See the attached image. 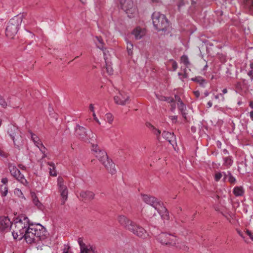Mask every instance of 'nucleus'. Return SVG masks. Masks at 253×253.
<instances>
[{
  "label": "nucleus",
  "instance_id": "nucleus-27",
  "mask_svg": "<svg viewBox=\"0 0 253 253\" xmlns=\"http://www.w3.org/2000/svg\"><path fill=\"white\" fill-rule=\"evenodd\" d=\"M31 196L33 198V201L34 204L37 206V207L42 210L43 208V205L39 201L38 198L36 195V193L34 192L31 193Z\"/></svg>",
  "mask_w": 253,
  "mask_h": 253
},
{
  "label": "nucleus",
  "instance_id": "nucleus-3",
  "mask_svg": "<svg viewBox=\"0 0 253 253\" xmlns=\"http://www.w3.org/2000/svg\"><path fill=\"white\" fill-rule=\"evenodd\" d=\"M23 20V15H17L11 18L7 23L5 29L6 36L13 39L14 36L17 33Z\"/></svg>",
  "mask_w": 253,
  "mask_h": 253
},
{
  "label": "nucleus",
  "instance_id": "nucleus-38",
  "mask_svg": "<svg viewBox=\"0 0 253 253\" xmlns=\"http://www.w3.org/2000/svg\"><path fill=\"white\" fill-rule=\"evenodd\" d=\"M36 146L37 147H38L41 150V151L42 152V153H44L45 152V150L46 149L45 147L43 145V144H42L41 141L39 139V141L37 142H36V143H35Z\"/></svg>",
  "mask_w": 253,
  "mask_h": 253
},
{
  "label": "nucleus",
  "instance_id": "nucleus-35",
  "mask_svg": "<svg viewBox=\"0 0 253 253\" xmlns=\"http://www.w3.org/2000/svg\"><path fill=\"white\" fill-rule=\"evenodd\" d=\"M0 192H1V196L2 197H5L6 196L8 193V188L7 186L3 185L0 186Z\"/></svg>",
  "mask_w": 253,
  "mask_h": 253
},
{
  "label": "nucleus",
  "instance_id": "nucleus-21",
  "mask_svg": "<svg viewBox=\"0 0 253 253\" xmlns=\"http://www.w3.org/2000/svg\"><path fill=\"white\" fill-rule=\"evenodd\" d=\"M191 80L198 84L199 86L205 87L207 84V81L201 76H196L191 79Z\"/></svg>",
  "mask_w": 253,
  "mask_h": 253
},
{
  "label": "nucleus",
  "instance_id": "nucleus-29",
  "mask_svg": "<svg viewBox=\"0 0 253 253\" xmlns=\"http://www.w3.org/2000/svg\"><path fill=\"white\" fill-rule=\"evenodd\" d=\"M95 39L97 42H96L97 47L101 50H103L104 43L102 38L101 37L96 36Z\"/></svg>",
  "mask_w": 253,
  "mask_h": 253
},
{
  "label": "nucleus",
  "instance_id": "nucleus-14",
  "mask_svg": "<svg viewBox=\"0 0 253 253\" xmlns=\"http://www.w3.org/2000/svg\"><path fill=\"white\" fill-rule=\"evenodd\" d=\"M131 228L132 230H129V231L139 237L145 238L148 236L147 231L142 227L137 225L135 222L132 225Z\"/></svg>",
  "mask_w": 253,
  "mask_h": 253
},
{
  "label": "nucleus",
  "instance_id": "nucleus-47",
  "mask_svg": "<svg viewBox=\"0 0 253 253\" xmlns=\"http://www.w3.org/2000/svg\"><path fill=\"white\" fill-rule=\"evenodd\" d=\"M184 5V2L183 0H180L177 4V6L179 10H180V8L181 6Z\"/></svg>",
  "mask_w": 253,
  "mask_h": 253
},
{
  "label": "nucleus",
  "instance_id": "nucleus-13",
  "mask_svg": "<svg viewBox=\"0 0 253 253\" xmlns=\"http://www.w3.org/2000/svg\"><path fill=\"white\" fill-rule=\"evenodd\" d=\"M122 8L127 14L134 12L135 8L132 0H120Z\"/></svg>",
  "mask_w": 253,
  "mask_h": 253
},
{
  "label": "nucleus",
  "instance_id": "nucleus-36",
  "mask_svg": "<svg viewBox=\"0 0 253 253\" xmlns=\"http://www.w3.org/2000/svg\"><path fill=\"white\" fill-rule=\"evenodd\" d=\"M48 165L50 166H51L52 167V169H50V171H49V173H50V175H52V176H56L57 175V173L55 171H54V169H55V166H54V163H53L52 162H48Z\"/></svg>",
  "mask_w": 253,
  "mask_h": 253
},
{
  "label": "nucleus",
  "instance_id": "nucleus-2",
  "mask_svg": "<svg viewBox=\"0 0 253 253\" xmlns=\"http://www.w3.org/2000/svg\"><path fill=\"white\" fill-rule=\"evenodd\" d=\"M141 195L143 201L147 204L154 208L161 215L162 218L166 220L169 219V211L161 201L155 197L149 195L142 194Z\"/></svg>",
  "mask_w": 253,
  "mask_h": 253
},
{
  "label": "nucleus",
  "instance_id": "nucleus-5",
  "mask_svg": "<svg viewBox=\"0 0 253 253\" xmlns=\"http://www.w3.org/2000/svg\"><path fill=\"white\" fill-rule=\"evenodd\" d=\"M23 220L27 222L28 227L24 235V239L28 244L38 243L37 236L34 231L33 224L31 223L27 216H23Z\"/></svg>",
  "mask_w": 253,
  "mask_h": 253
},
{
  "label": "nucleus",
  "instance_id": "nucleus-10",
  "mask_svg": "<svg viewBox=\"0 0 253 253\" xmlns=\"http://www.w3.org/2000/svg\"><path fill=\"white\" fill-rule=\"evenodd\" d=\"M64 181L62 178H58V186L60 195L62 197V205H64L65 201L68 199V191L66 186L63 184Z\"/></svg>",
  "mask_w": 253,
  "mask_h": 253
},
{
  "label": "nucleus",
  "instance_id": "nucleus-12",
  "mask_svg": "<svg viewBox=\"0 0 253 253\" xmlns=\"http://www.w3.org/2000/svg\"><path fill=\"white\" fill-rule=\"evenodd\" d=\"M92 150L94 152V155L101 163L108 159V157L106 152L100 149L97 145L92 144Z\"/></svg>",
  "mask_w": 253,
  "mask_h": 253
},
{
  "label": "nucleus",
  "instance_id": "nucleus-7",
  "mask_svg": "<svg viewBox=\"0 0 253 253\" xmlns=\"http://www.w3.org/2000/svg\"><path fill=\"white\" fill-rule=\"evenodd\" d=\"M19 130L15 126H12L9 127L7 133L13 140V143L16 148L20 149L22 145V138L19 135Z\"/></svg>",
  "mask_w": 253,
  "mask_h": 253
},
{
  "label": "nucleus",
  "instance_id": "nucleus-61",
  "mask_svg": "<svg viewBox=\"0 0 253 253\" xmlns=\"http://www.w3.org/2000/svg\"><path fill=\"white\" fill-rule=\"evenodd\" d=\"M93 116L94 117V119L99 124H100V122H99V120L97 119V117H96V115L95 113H93Z\"/></svg>",
  "mask_w": 253,
  "mask_h": 253
},
{
  "label": "nucleus",
  "instance_id": "nucleus-48",
  "mask_svg": "<svg viewBox=\"0 0 253 253\" xmlns=\"http://www.w3.org/2000/svg\"><path fill=\"white\" fill-rule=\"evenodd\" d=\"M14 193L17 194L19 197H20L21 196L23 195L22 192L19 189H15V190L14 191Z\"/></svg>",
  "mask_w": 253,
  "mask_h": 253
},
{
  "label": "nucleus",
  "instance_id": "nucleus-28",
  "mask_svg": "<svg viewBox=\"0 0 253 253\" xmlns=\"http://www.w3.org/2000/svg\"><path fill=\"white\" fill-rule=\"evenodd\" d=\"M78 242L80 245V249H81V252H82V251H84V252H86V251L88 250V245H86L83 241V239L82 238H79L78 240Z\"/></svg>",
  "mask_w": 253,
  "mask_h": 253
},
{
  "label": "nucleus",
  "instance_id": "nucleus-58",
  "mask_svg": "<svg viewBox=\"0 0 253 253\" xmlns=\"http://www.w3.org/2000/svg\"><path fill=\"white\" fill-rule=\"evenodd\" d=\"M89 108L90 109V110L93 113H94V107H93V105L92 104H90L89 105Z\"/></svg>",
  "mask_w": 253,
  "mask_h": 253
},
{
  "label": "nucleus",
  "instance_id": "nucleus-46",
  "mask_svg": "<svg viewBox=\"0 0 253 253\" xmlns=\"http://www.w3.org/2000/svg\"><path fill=\"white\" fill-rule=\"evenodd\" d=\"M157 98L161 101H165L167 100L166 97L163 95H156Z\"/></svg>",
  "mask_w": 253,
  "mask_h": 253
},
{
  "label": "nucleus",
  "instance_id": "nucleus-17",
  "mask_svg": "<svg viewBox=\"0 0 253 253\" xmlns=\"http://www.w3.org/2000/svg\"><path fill=\"white\" fill-rule=\"evenodd\" d=\"M106 169L111 174H114L117 170L115 169V165L111 159L109 158L102 163Z\"/></svg>",
  "mask_w": 253,
  "mask_h": 253
},
{
  "label": "nucleus",
  "instance_id": "nucleus-24",
  "mask_svg": "<svg viewBox=\"0 0 253 253\" xmlns=\"http://www.w3.org/2000/svg\"><path fill=\"white\" fill-rule=\"evenodd\" d=\"M224 177L223 180L225 181L228 179V181L232 184H234L236 182V178L232 175L230 171H228L227 173L223 172Z\"/></svg>",
  "mask_w": 253,
  "mask_h": 253
},
{
  "label": "nucleus",
  "instance_id": "nucleus-60",
  "mask_svg": "<svg viewBox=\"0 0 253 253\" xmlns=\"http://www.w3.org/2000/svg\"><path fill=\"white\" fill-rule=\"evenodd\" d=\"M18 167H19L20 169H22V170H25V169H26V167H25V166H23V165H22V164H19V165H18Z\"/></svg>",
  "mask_w": 253,
  "mask_h": 253
},
{
  "label": "nucleus",
  "instance_id": "nucleus-15",
  "mask_svg": "<svg viewBox=\"0 0 253 253\" xmlns=\"http://www.w3.org/2000/svg\"><path fill=\"white\" fill-rule=\"evenodd\" d=\"M115 102L119 105H125L129 101V97L124 92H120L119 95L114 97Z\"/></svg>",
  "mask_w": 253,
  "mask_h": 253
},
{
  "label": "nucleus",
  "instance_id": "nucleus-33",
  "mask_svg": "<svg viewBox=\"0 0 253 253\" xmlns=\"http://www.w3.org/2000/svg\"><path fill=\"white\" fill-rule=\"evenodd\" d=\"M133 44L130 42H127V46L126 49L127 51V53L128 55L132 56L133 52H132V49H133Z\"/></svg>",
  "mask_w": 253,
  "mask_h": 253
},
{
  "label": "nucleus",
  "instance_id": "nucleus-11",
  "mask_svg": "<svg viewBox=\"0 0 253 253\" xmlns=\"http://www.w3.org/2000/svg\"><path fill=\"white\" fill-rule=\"evenodd\" d=\"M118 221L120 224L125 229L127 230H132V226L134 222L130 220L126 216L120 215L118 216Z\"/></svg>",
  "mask_w": 253,
  "mask_h": 253
},
{
  "label": "nucleus",
  "instance_id": "nucleus-9",
  "mask_svg": "<svg viewBox=\"0 0 253 253\" xmlns=\"http://www.w3.org/2000/svg\"><path fill=\"white\" fill-rule=\"evenodd\" d=\"M34 231L37 236V239L38 243L40 241H42L45 239L47 237V232L46 229L40 224H37V225H34Z\"/></svg>",
  "mask_w": 253,
  "mask_h": 253
},
{
  "label": "nucleus",
  "instance_id": "nucleus-23",
  "mask_svg": "<svg viewBox=\"0 0 253 253\" xmlns=\"http://www.w3.org/2000/svg\"><path fill=\"white\" fill-rule=\"evenodd\" d=\"M94 194L90 191H82L80 193V196L83 199L92 200L94 198Z\"/></svg>",
  "mask_w": 253,
  "mask_h": 253
},
{
  "label": "nucleus",
  "instance_id": "nucleus-32",
  "mask_svg": "<svg viewBox=\"0 0 253 253\" xmlns=\"http://www.w3.org/2000/svg\"><path fill=\"white\" fill-rule=\"evenodd\" d=\"M181 62L183 63L186 67H188L190 65V62L187 55H183L181 57Z\"/></svg>",
  "mask_w": 253,
  "mask_h": 253
},
{
  "label": "nucleus",
  "instance_id": "nucleus-25",
  "mask_svg": "<svg viewBox=\"0 0 253 253\" xmlns=\"http://www.w3.org/2000/svg\"><path fill=\"white\" fill-rule=\"evenodd\" d=\"M233 193L236 197L242 196L245 193V190L242 186H235L233 189Z\"/></svg>",
  "mask_w": 253,
  "mask_h": 253
},
{
  "label": "nucleus",
  "instance_id": "nucleus-40",
  "mask_svg": "<svg viewBox=\"0 0 253 253\" xmlns=\"http://www.w3.org/2000/svg\"><path fill=\"white\" fill-rule=\"evenodd\" d=\"M0 105L3 108L7 107V103L3 97L0 94Z\"/></svg>",
  "mask_w": 253,
  "mask_h": 253
},
{
  "label": "nucleus",
  "instance_id": "nucleus-8",
  "mask_svg": "<svg viewBox=\"0 0 253 253\" xmlns=\"http://www.w3.org/2000/svg\"><path fill=\"white\" fill-rule=\"evenodd\" d=\"M25 215L20 216L18 221H15V227L18 232L19 233V239H22L25 237V234L27 230V222L23 220V217Z\"/></svg>",
  "mask_w": 253,
  "mask_h": 253
},
{
  "label": "nucleus",
  "instance_id": "nucleus-34",
  "mask_svg": "<svg viewBox=\"0 0 253 253\" xmlns=\"http://www.w3.org/2000/svg\"><path fill=\"white\" fill-rule=\"evenodd\" d=\"M213 46V44L212 42H208L206 43V47L207 51L209 54H211V51H212V47Z\"/></svg>",
  "mask_w": 253,
  "mask_h": 253
},
{
  "label": "nucleus",
  "instance_id": "nucleus-43",
  "mask_svg": "<svg viewBox=\"0 0 253 253\" xmlns=\"http://www.w3.org/2000/svg\"><path fill=\"white\" fill-rule=\"evenodd\" d=\"M31 134V138L32 140L33 141L34 143H36V142H38L39 141V138L38 137L37 135L36 134L33 133L32 132H30Z\"/></svg>",
  "mask_w": 253,
  "mask_h": 253
},
{
  "label": "nucleus",
  "instance_id": "nucleus-56",
  "mask_svg": "<svg viewBox=\"0 0 253 253\" xmlns=\"http://www.w3.org/2000/svg\"><path fill=\"white\" fill-rule=\"evenodd\" d=\"M69 249H70V247H69L68 248H64V250H63V253H72V252H69Z\"/></svg>",
  "mask_w": 253,
  "mask_h": 253
},
{
  "label": "nucleus",
  "instance_id": "nucleus-53",
  "mask_svg": "<svg viewBox=\"0 0 253 253\" xmlns=\"http://www.w3.org/2000/svg\"><path fill=\"white\" fill-rule=\"evenodd\" d=\"M247 233L249 236L250 238L253 240V234L252 233V232L250 231L247 230Z\"/></svg>",
  "mask_w": 253,
  "mask_h": 253
},
{
  "label": "nucleus",
  "instance_id": "nucleus-51",
  "mask_svg": "<svg viewBox=\"0 0 253 253\" xmlns=\"http://www.w3.org/2000/svg\"><path fill=\"white\" fill-rule=\"evenodd\" d=\"M174 97L175 99L177 101V103L179 104L181 103V102H183L180 97L177 95H175Z\"/></svg>",
  "mask_w": 253,
  "mask_h": 253
},
{
  "label": "nucleus",
  "instance_id": "nucleus-41",
  "mask_svg": "<svg viewBox=\"0 0 253 253\" xmlns=\"http://www.w3.org/2000/svg\"><path fill=\"white\" fill-rule=\"evenodd\" d=\"M178 108L179 110L180 111L183 110H186V107L185 105L183 103V102H181V103H177Z\"/></svg>",
  "mask_w": 253,
  "mask_h": 253
},
{
  "label": "nucleus",
  "instance_id": "nucleus-42",
  "mask_svg": "<svg viewBox=\"0 0 253 253\" xmlns=\"http://www.w3.org/2000/svg\"><path fill=\"white\" fill-rule=\"evenodd\" d=\"M12 235L14 238V239H16L17 240H21V239H19V233L17 231V230L16 229L15 231H13L12 232Z\"/></svg>",
  "mask_w": 253,
  "mask_h": 253
},
{
  "label": "nucleus",
  "instance_id": "nucleus-52",
  "mask_svg": "<svg viewBox=\"0 0 253 253\" xmlns=\"http://www.w3.org/2000/svg\"><path fill=\"white\" fill-rule=\"evenodd\" d=\"M167 100L166 101H168L169 102L173 103L174 102V100L173 98L171 97H166Z\"/></svg>",
  "mask_w": 253,
  "mask_h": 253
},
{
  "label": "nucleus",
  "instance_id": "nucleus-30",
  "mask_svg": "<svg viewBox=\"0 0 253 253\" xmlns=\"http://www.w3.org/2000/svg\"><path fill=\"white\" fill-rule=\"evenodd\" d=\"M233 160L231 157L228 156L224 158L223 165L227 168H229L233 164Z\"/></svg>",
  "mask_w": 253,
  "mask_h": 253
},
{
  "label": "nucleus",
  "instance_id": "nucleus-62",
  "mask_svg": "<svg viewBox=\"0 0 253 253\" xmlns=\"http://www.w3.org/2000/svg\"><path fill=\"white\" fill-rule=\"evenodd\" d=\"M212 103L211 102V101H210L208 102L207 103V106H208V108H210L212 106Z\"/></svg>",
  "mask_w": 253,
  "mask_h": 253
},
{
  "label": "nucleus",
  "instance_id": "nucleus-18",
  "mask_svg": "<svg viewBox=\"0 0 253 253\" xmlns=\"http://www.w3.org/2000/svg\"><path fill=\"white\" fill-rule=\"evenodd\" d=\"M162 136L166 140H167L172 145L173 147L174 148V144L176 145V136L172 132H169L167 131H164L162 133Z\"/></svg>",
  "mask_w": 253,
  "mask_h": 253
},
{
  "label": "nucleus",
  "instance_id": "nucleus-4",
  "mask_svg": "<svg viewBox=\"0 0 253 253\" xmlns=\"http://www.w3.org/2000/svg\"><path fill=\"white\" fill-rule=\"evenodd\" d=\"M75 130L76 136L82 141L90 143L94 138V134L91 130L87 132L84 127L79 125H76Z\"/></svg>",
  "mask_w": 253,
  "mask_h": 253
},
{
  "label": "nucleus",
  "instance_id": "nucleus-54",
  "mask_svg": "<svg viewBox=\"0 0 253 253\" xmlns=\"http://www.w3.org/2000/svg\"><path fill=\"white\" fill-rule=\"evenodd\" d=\"M1 182L4 184H6L8 182V179L6 177L2 178Z\"/></svg>",
  "mask_w": 253,
  "mask_h": 253
},
{
  "label": "nucleus",
  "instance_id": "nucleus-22",
  "mask_svg": "<svg viewBox=\"0 0 253 253\" xmlns=\"http://www.w3.org/2000/svg\"><path fill=\"white\" fill-rule=\"evenodd\" d=\"M146 126L152 130V132L156 135L157 139L158 140H160V135L161 133V130L156 128L153 125H152L149 122L146 123Z\"/></svg>",
  "mask_w": 253,
  "mask_h": 253
},
{
  "label": "nucleus",
  "instance_id": "nucleus-16",
  "mask_svg": "<svg viewBox=\"0 0 253 253\" xmlns=\"http://www.w3.org/2000/svg\"><path fill=\"white\" fill-rule=\"evenodd\" d=\"M12 223L7 217H1L0 218V231H7L11 227Z\"/></svg>",
  "mask_w": 253,
  "mask_h": 253
},
{
  "label": "nucleus",
  "instance_id": "nucleus-1",
  "mask_svg": "<svg viewBox=\"0 0 253 253\" xmlns=\"http://www.w3.org/2000/svg\"><path fill=\"white\" fill-rule=\"evenodd\" d=\"M152 19L153 26L158 32L162 31L164 35H168L170 33L171 27L165 15L155 11L152 14Z\"/></svg>",
  "mask_w": 253,
  "mask_h": 253
},
{
  "label": "nucleus",
  "instance_id": "nucleus-26",
  "mask_svg": "<svg viewBox=\"0 0 253 253\" xmlns=\"http://www.w3.org/2000/svg\"><path fill=\"white\" fill-rule=\"evenodd\" d=\"M8 168L9 169L10 174L14 177L17 176V173H19V170L17 169L16 166L11 163L8 164Z\"/></svg>",
  "mask_w": 253,
  "mask_h": 253
},
{
  "label": "nucleus",
  "instance_id": "nucleus-64",
  "mask_svg": "<svg viewBox=\"0 0 253 253\" xmlns=\"http://www.w3.org/2000/svg\"><path fill=\"white\" fill-rule=\"evenodd\" d=\"M248 75L250 77L252 76V75H253V71L251 70L250 71H249L248 73Z\"/></svg>",
  "mask_w": 253,
  "mask_h": 253
},
{
  "label": "nucleus",
  "instance_id": "nucleus-55",
  "mask_svg": "<svg viewBox=\"0 0 253 253\" xmlns=\"http://www.w3.org/2000/svg\"><path fill=\"white\" fill-rule=\"evenodd\" d=\"M194 94L195 96L196 97V98H198L200 96V93L199 91L197 90V91H194Z\"/></svg>",
  "mask_w": 253,
  "mask_h": 253
},
{
  "label": "nucleus",
  "instance_id": "nucleus-44",
  "mask_svg": "<svg viewBox=\"0 0 253 253\" xmlns=\"http://www.w3.org/2000/svg\"><path fill=\"white\" fill-rule=\"evenodd\" d=\"M106 118L109 124H111L113 121V116L111 114L107 113L106 115Z\"/></svg>",
  "mask_w": 253,
  "mask_h": 253
},
{
  "label": "nucleus",
  "instance_id": "nucleus-19",
  "mask_svg": "<svg viewBox=\"0 0 253 253\" xmlns=\"http://www.w3.org/2000/svg\"><path fill=\"white\" fill-rule=\"evenodd\" d=\"M242 5L250 13L253 14V0H240Z\"/></svg>",
  "mask_w": 253,
  "mask_h": 253
},
{
  "label": "nucleus",
  "instance_id": "nucleus-31",
  "mask_svg": "<svg viewBox=\"0 0 253 253\" xmlns=\"http://www.w3.org/2000/svg\"><path fill=\"white\" fill-rule=\"evenodd\" d=\"M14 177L21 183L24 184L27 182L24 175L21 173L20 171H19V173H17V176Z\"/></svg>",
  "mask_w": 253,
  "mask_h": 253
},
{
  "label": "nucleus",
  "instance_id": "nucleus-6",
  "mask_svg": "<svg viewBox=\"0 0 253 253\" xmlns=\"http://www.w3.org/2000/svg\"><path fill=\"white\" fill-rule=\"evenodd\" d=\"M157 240L163 245L168 246H175L177 239L176 236L166 233H161L157 237Z\"/></svg>",
  "mask_w": 253,
  "mask_h": 253
},
{
  "label": "nucleus",
  "instance_id": "nucleus-39",
  "mask_svg": "<svg viewBox=\"0 0 253 253\" xmlns=\"http://www.w3.org/2000/svg\"><path fill=\"white\" fill-rule=\"evenodd\" d=\"M106 70L109 75H112L113 73V70L111 65L106 62Z\"/></svg>",
  "mask_w": 253,
  "mask_h": 253
},
{
  "label": "nucleus",
  "instance_id": "nucleus-20",
  "mask_svg": "<svg viewBox=\"0 0 253 253\" xmlns=\"http://www.w3.org/2000/svg\"><path fill=\"white\" fill-rule=\"evenodd\" d=\"M132 34L134 36L136 40H140L145 35L146 32L145 29L138 27L133 30Z\"/></svg>",
  "mask_w": 253,
  "mask_h": 253
},
{
  "label": "nucleus",
  "instance_id": "nucleus-59",
  "mask_svg": "<svg viewBox=\"0 0 253 253\" xmlns=\"http://www.w3.org/2000/svg\"><path fill=\"white\" fill-rule=\"evenodd\" d=\"M186 69H184V73L182 75V76L184 78H188V74L186 72Z\"/></svg>",
  "mask_w": 253,
  "mask_h": 253
},
{
  "label": "nucleus",
  "instance_id": "nucleus-45",
  "mask_svg": "<svg viewBox=\"0 0 253 253\" xmlns=\"http://www.w3.org/2000/svg\"><path fill=\"white\" fill-rule=\"evenodd\" d=\"M222 176V174L221 172L216 173L215 175L214 179L216 181H218Z\"/></svg>",
  "mask_w": 253,
  "mask_h": 253
},
{
  "label": "nucleus",
  "instance_id": "nucleus-63",
  "mask_svg": "<svg viewBox=\"0 0 253 253\" xmlns=\"http://www.w3.org/2000/svg\"><path fill=\"white\" fill-rule=\"evenodd\" d=\"M177 119V116H171V120L173 121H175V122H176V120Z\"/></svg>",
  "mask_w": 253,
  "mask_h": 253
},
{
  "label": "nucleus",
  "instance_id": "nucleus-50",
  "mask_svg": "<svg viewBox=\"0 0 253 253\" xmlns=\"http://www.w3.org/2000/svg\"><path fill=\"white\" fill-rule=\"evenodd\" d=\"M177 248H179L180 249H182L184 251H187L188 250V247L186 246L185 245H182V246H176Z\"/></svg>",
  "mask_w": 253,
  "mask_h": 253
},
{
  "label": "nucleus",
  "instance_id": "nucleus-37",
  "mask_svg": "<svg viewBox=\"0 0 253 253\" xmlns=\"http://www.w3.org/2000/svg\"><path fill=\"white\" fill-rule=\"evenodd\" d=\"M87 249L88 250L86 251L87 253H97L96 248L93 245L89 244Z\"/></svg>",
  "mask_w": 253,
  "mask_h": 253
},
{
  "label": "nucleus",
  "instance_id": "nucleus-57",
  "mask_svg": "<svg viewBox=\"0 0 253 253\" xmlns=\"http://www.w3.org/2000/svg\"><path fill=\"white\" fill-rule=\"evenodd\" d=\"M172 68L173 69V70H175L176 68H177V65L176 62H173L172 63Z\"/></svg>",
  "mask_w": 253,
  "mask_h": 253
},
{
  "label": "nucleus",
  "instance_id": "nucleus-49",
  "mask_svg": "<svg viewBox=\"0 0 253 253\" xmlns=\"http://www.w3.org/2000/svg\"><path fill=\"white\" fill-rule=\"evenodd\" d=\"M180 113H181L182 117H183V118L185 120H187V113H186V110H183V111H180Z\"/></svg>",
  "mask_w": 253,
  "mask_h": 253
}]
</instances>
